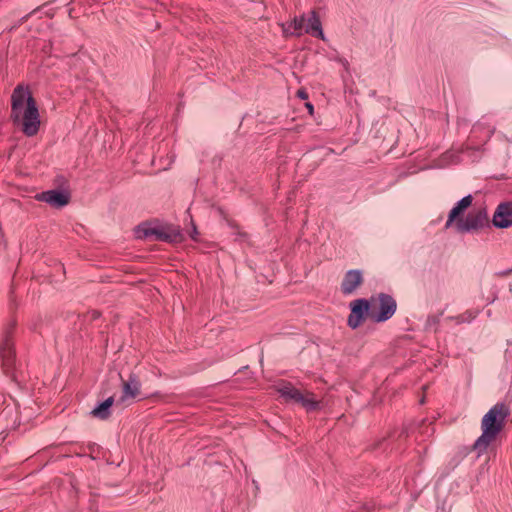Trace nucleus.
I'll list each match as a JSON object with an SVG mask.
<instances>
[{"label": "nucleus", "mask_w": 512, "mask_h": 512, "mask_svg": "<svg viewBox=\"0 0 512 512\" xmlns=\"http://www.w3.org/2000/svg\"><path fill=\"white\" fill-rule=\"evenodd\" d=\"M282 29L285 36L301 35L305 32L324 39L321 22L315 12H311L307 17L295 18L289 25L283 24Z\"/></svg>", "instance_id": "4"}, {"label": "nucleus", "mask_w": 512, "mask_h": 512, "mask_svg": "<svg viewBox=\"0 0 512 512\" xmlns=\"http://www.w3.org/2000/svg\"><path fill=\"white\" fill-rule=\"evenodd\" d=\"M277 391L285 401H293L302 405L307 411H316L320 409L321 402L316 399L311 392H302L296 389L290 383H283L277 387Z\"/></svg>", "instance_id": "5"}, {"label": "nucleus", "mask_w": 512, "mask_h": 512, "mask_svg": "<svg viewBox=\"0 0 512 512\" xmlns=\"http://www.w3.org/2000/svg\"><path fill=\"white\" fill-rule=\"evenodd\" d=\"M135 234L139 239H151L169 243H178L183 239L179 227L172 224L144 223L137 227Z\"/></svg>", "instance_id": "3"}, {"label": "nucleus", "mask_w": 512, "mask_h": 512, "mask_svg": "<svg viewBox=\"0 0 512 512\" xmlns=\"http://www.w3.org/2000/svg\"><path fill=\"white\" fill-rule=\"evenodd\" d=\"M445 159H448V162H454V154L452 153H447L445 156H444Z\"/></svg>", "instance_id": "20"}, {"label": "nucleus", "mask_w": 512, "mask_h": 512, "mask_svg": "<svg viewBox=\"0 0 512 512\" xmlns=\"http://www.w3.org/2000/svg\"><path fill=\"white\" fill-rule=\"evenodd\" d=\"M0 359L5 374H10L14 367L15 355L11 339L6 337L0 344Z\"/></svg>", "instance_id": "11"}, {"label": "nucleus", "mask_w": 512, "mask_h": 512, "mask_svg": "<svg viewBox=\"0 0 512 512\" xmlns=\"http://www.w3.org/2000/svg\"><path fill=\"white\" fill-rule=\"evenodd\" d=\"M490 219L485 208L473 209L465 219H458L455 228L460 233L477 232L490 227Z\"/></svg>", "instance_id": "6"}, {"label": "nucleus", "mask_w": 512, "mask_h": 512, "mask_svg": "<svg viewBox=\"0 0 512 512\" xmlns=\"http://www.w3.org/2000/svg\"><path fill=\"white\" fill-rule=\"evenodd\" d=\"M362 283V274L358 270L348 271L342 281V291L351 294Z\"/></svg>", "instance_id": "13"}, {"label": "nucleus", "mask_w": 512, "mask_h": 512, "mask_svg": "<svg viewBox=\"0 0 512 512\" xmlns=\"http://www.w3.org/2000/svg\"><path fill=\"white\" fill-rule=\"evenodd\" d=\"M35 199L52 207L61 208L70 202V194H36Z\"/></svg>", "instance_id": "14"}, {"label": "nucleus", "mask_w": 512, "mask_h": 512, "mask_svg": "<svg viewBox=\"0 0 512 512\" xmlns=\"http://www.w3.org/2000/svg\"><path fill=\"white\" fill-rule=\"evenodd\" d=\"M114 403V398L109 397L103 401L99 406L91 411L93 417L105 420L110 416V408Z\"/></svg>", "instance_id": "15"}, {"label": "nucleus", "mask_w": 512, "mask_h": 512, "mask_svg": "<svg viewBox=\"0 0 512 512\" xmlns=\"http://www.w3.org/2000/svg\"><path fill=\"white\" fill-rule=\"evenodd\" d=\"M509 415L510 408L503 402L496 403L491 407L481 420L482 434L474 443V449L479 453L484 452L504 429Z\"/></svg>", "instance_id": "2"}, {"label": "nucleus", "mask_w": 512, "mask_h": 512, "mask_svg": "<svg viewBox=\"0 0 512 512\" xmlns=\"http://www.w3.org/2000/svg\"><path fill=\"white\" fill-rule=\"evenodd\" d=\"M122 388V395L117 403L128 406L140 395L141 384L136 377L130 376L128 380L123 381Z\"/></svg>", "instance_id": "9"}, {"label": "nucleus", "mask_w": 512, "mask_h": 512, "mask_svg": "<svg viewBox=\"0 0 512 512\" xmlns=\"http://www.w3.org/2000/svg\"><path fill=\"white\" fill-rule=\"evenodd\" d=\"M365 313L369 314V303L366 300L358 299L351 303V313L348 317V325L355 329L363 321Z\"/></svg>", "instance_id": "10"}, {"label": "nucleus", "mask_w": 512, "mask_h": 512, "mask_svg": "<svg viewBox=\"0 0 512 512\" xmlns=\"http://www.w3.org/2000/svg\"><path fill=\"white\" fill-rule=\"evenodd\" d=\"M492 224L496 228L506 229L512 226V201L500 203L493 214Z\"/></svg>", "instance_id": "8"}, {"label": "nucleus", "mask_w": 512, "mask_h": 512, "mask_svg": "<svg viewBox=\"0 0 512 512\" xmlns=\"http://www.w3.org/2000/svg\"><path fill=\"white\" fill-rule=\"evenodd\" d=\"M188 233L193 240H197L198 231L197 227L193 222L191 223V229H188Z\"/></svg>", "instance_id": "17"}, {"label": "nucleus", "mask_w": 512, "mask_h": 512, "mask_svg": "<svg viewBox=\"0 0 512 512\" xmlns=\"http://www.w3.org/2000/svg\"><path fill=\"white\" fill-rule=\"evenodd\" d=\"M510 274H512V267L506 271L500 272L498 275L501 277H506V276H509Z\"/></svg>", "instance_id": "18"}, {"label": "nucleus", "mask_w": 512, "mask_h": 512, "mask_svg": "<svg viewBox=\"0 0 512 512\" xmlns=\"http://www.w3.org/2000/svg\"><path fill=\"white\" fill-rule=\"evenodd\" d=\"M11 119L26 136H34L40 128V114L31 91L17 86L11 96Z\"/></svg>", "instance_id": "1"}, {"label": "nucleus", "mask_w": 512, "mask_h": 512, "mask_svg": "<svg viewBox=\"0 0 512 512\" xmlns=\"http://www.w3.org/2000/svg\"><path fill=\"white\" fill-rule=\"evenodd\" d=\"M66 189H68V187L61 186L59 189H57V190H51L50 192H51V193H54V192H64Z\"/></svg>", "instance_id": "22"}, {"label": "nucleus", "mask_w": 512, "mask_h": 512, "mask_svg": "<svg viewBox=\"0 0 512 512\" xmlns=\"http://www.w3.org/2000/svg\"><path fill=\"white\" fill-rule=\"evenodd\" d=\"M478 314H479V310H467L464 313H462L456 317H451L450 319L455 320L458 324L465 323V322L469 323L472 320H474Z\"/></svg>", "instance_id": "16"}, {"label": "nucleus", "mask_w": 512, "mask_h": 512, "mask_svg": "<svg viewBox=\"0 0 512 512\" xmlns=\"http://www.w3.org/2000/svg\"><path fill=\"white\" fill-rule=\"evenodd\" d=\"M297 95L301 98V99H307L308 95L307 93L304 91V90H299L297 92Z\"/></svg>", "instance_id": "19"}, {"label": "nucleus", "mask_w": 512, "mask_h": 512, "mask_svg": "<svg viewBox=\"0 0 512 512\" xmlns=\"http://www.w3.org/2000/svg\"><path fill=\"white\" fill-rule=\"evenodd\" d=\"M396 311V301L389 295L380 294L369 303V316L377 322L391 318Z\"/></svg>", "instance_id": "7"}, {"label": "nucleus", "mask_w": 512, "mask_h": 512, "mask_svg": "<svg viewBox=\"0 0 512 512\" xmlns=\"http://www.w3.org/2000/svg\"><path fill=\"white\" fill-rule=\"evenodd\" d=\"M472 204V196L469 194L466 197L462 198L457 204L451 209L448 219L445 224V228H449L452 225L455 226V223L458 219H463L461 216L466 211L468 207Z\"/></svg>", "instance_id": "12"}, {"label": "nucleus", "mask_w": 512, "mask_h": 512, "mask_svg": "<svg viewBox=\"0 0 512 512\" xmlns=\"http://www.w3.org/2000/svg\"><path fill=\"white\" fill-rule=\"evenodd\" d=\"M305 106L308 109L309 113L312 115L314 112L313 105L311 103H306Z\"/></svg>", "instance_id": "21"}]
</instances>
